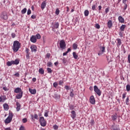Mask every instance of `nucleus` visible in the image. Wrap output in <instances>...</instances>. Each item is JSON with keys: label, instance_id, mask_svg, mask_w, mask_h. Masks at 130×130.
<instances>
[{"label": "nucleus", "instance_id": "1", "mask_svg": "<svg viewBox=\"0 0 130 130\" xmlns=\"http://www.w3.org/2000/svg\"><path fill=\"white\" fill-rule=\"evenodd\" d=\"M20 46H21V43L19 42L18 41H15L13 42V50L14 52H17Z\"/></svg>", "mask_w": 130, "mask_h": 130}, {"label": "nucleus", "instance_id": "2", "mask_svg": "<svg viewBox=\"0 0 130 130\" xmlns=\"http://www.w3.org/2000/svg\"><path fill=\"white\" fill-rule=\"evenodd\" d=\"M99 48L100 50L99 51L98 54L100 56H101L102 54H104V53H105V52H106V49L105 45L100 46Z\"/></svg>", "mask_w": 130, "mask_h": 130}, {"label": "nucleus", "instance_id": "3", "mask_svg": "<svg viewBox=\"0 0 130 130\" xmlns=\"http://www.w3.org/2000/svg\"><path fill=\"white\" fill-rule=\"evenodd\" d=\"M13 116V113L10 112L8 117L5 120V123H6V124L10 123L12 121Z\"/></svg>", "mask_w": 130, "mask_h": 130}, {"label": "nucleus", "instance_id": "4", "mask_svg": "<svg viewBox=\"0 0 130 130\" xmlns=\"http://www.w3.org/2000/svg\"><path fill=\"white\" fill-rule=\"evenodd\" d=\"M93 90L96 95H98V96H101L102 91H101V90L98 88V86L94 85L93 86Z\"/></svg>", "mask_w": 130, "mask_h": 130}, {"label": "nucleus", "instance_id": "5", "mask_svg": "<svg viewBox=\"0 0 130 130\" xmlns=\"http://www.w3.org/2000/svg\"><path fill=\"white\" fill-rule=\"evenodd\" d=\"M59 45L60 48L62 50L66 49V47H67V44H66V42L63 40L60 41Z\"/></svg>", "mask_w": 130, "mask_h": 130}, {"label": "nucleus", "instance_id": "6", "mask_svg": "<svg viewBox=\"0 0 130 130\" xmlns=\"http://www.w3.org/2000/svg\"><path fill=\"white\" fill-rule=\"evenodd\" d=\"M40 122L41 126L44 127V126H46V121L44 119V117H40Z\"/></svg>", "mask_w": 130, "mask_h": 130}, {"label": "nucleus", "instance_id": "7", "mask_svg": "<svg viewBox=\"0 0 130 130\" xmlns=\"http://www.w3.org/2000/svg\"><path fill=\"white\" fill-rule=\"evenodd\" d=\"M111 130H120V128L119 127L115 124V123H114L111 126Z\"/></svg>", "mask_w": 130, "mask_h": 130}, {"label": "nucleus", "instance_id": "8", "mask_svg": "<svg viewBox=\"0 0 130 130\" xmlns=\"http://www.w3.org/2000/svg\"><path fill=\"white\" fill-rule=\"evenodd\" d=\"M31 52H36L37 51V47L35 45H31L30 47Z\"/></svg>", "mask_w": 130, "mask_h": 130}, {"label": "nucleus", "instance_id": "9", "mask_svg": "<svg viewBox=\"0 0 130 130\" xmlns=\"http://www.w3.org/2000/svg\"><path fill=\"white\" fill-rule=\"evenodd\" d=\"M89 102L91 104H92V105H94L95 103V98H94V95H91L89 98Z\"/></svg>", "mask_w": 130, "mask_h": 130}, {"label": "nucleus", "instance_id": "10", "mask_svg": "<svg viewBox=\"0 0 130 130\" xmlns=\"http://www.w3.org/2000/svg\"><path fill=\"white\" fill-rule=\"evenodd\" d=\"M7 100V96L6 95H2L0 96V102H5Z\"/></svg>", "mask_w": 130, "mask_h": 130}, {"label": "nucleus", "instance_id": "11", "mask_svg": "<svg viewBox=\"0 0 130 130\" xmlns=\"http://www.w3.org/2000/svg\"><path fill=\"white\" fill-rule=\"evenodd\" d=\"M30 40L31 42H32V43H36L37 41V39H36V37L34 35L30 37Z\"/></svg>", "mask_w": 130, "mask_h": 130}, {"label": "nucleus", "instance_id": "12", "mask_svg": "<svg viewBox=\"0 0 130 130\" xmlns=\"http://www.w3.org/2000/svg\"><path fill=\"white\" fill-rule=\"evenodd\" d=\"M28 91L29 92H30V94H31L32 95H35V94H36L37 93L36 89H32L31 88H29Z\"/></svg>", "mask_w": 130, "mask_h": 130}, {"label": "nucleus", "instance_id": "13", "mask_svg": "<svg viewBox=\"0 0 130 130\" xmlns=\"http://www.w3.org/2000/svg\"><path fill=\"white\" fill-rule=\"evenodd\" d=\"M22 92H23V91H22V89H21V88L20 87L16 88L14 89V93H21Z\"/></svg>", "mask_w": 130, "mask_h": 130}, {"label": "nucleus", "instance_id": "14", "mask_svg": "<svg viewBox=\"0 0 130 130\" xmlns=\"http://www.w3.org/2000/svg\"><path fill=\"white\" fill-rule=\"evenodd\" d=\"M71 116L72 118H73V119H75V118H76V117L77 116V114H76V112H75V111H71Z\"/></svg>", "mask_w": 130, "mask_h": 130}, {"label": "nucleus", "instance_id": "15", "mask_svg": "<svg viewBox=\"0 0 130 130\" xmlns=\"http://www.w3.org/2000/svg\"><path fill=\"white\" fill-rule=\"evenodd\" d=\"M23 97V91L21 92H19L16 95V99H21Z\"/></svg>", "mask_w": 130, "mask_h": 130}, {"label": "nucleus", "instance_id": "16", "mask_svg": "<svg viewBox=\"0 0 130 130\" xmlns=\"http://www.w3.org/2000/svg\"><path fill=\"white\" fill-rule=\"evenodd\" d=\"M118 20L120 23H124V18L121 16H119L118 18Z\"/></svg>", "mask_w": 130, "mask_h": 130}, {"label": "nucleus", "instance_id": "17", "mask_svg": "<svg viewBox=\"0 0 130 130\" xmlns=\"http://www.w3.org/2000/svg\"><path fill=\"white\" fill-rule=\"evenodd\" d=\"M16 106L17 111H20V109H21V104L19 102H16Z\"/></svg>", "mask_w": 130, "mask_h": 130}, {"label": "nucleus", "instance_id": "18", "mask_svg": "<svg viewBox=\"0 0 130 130\" xmlns=\"http://www.w3.org/2000/svg\"><path fill=\"white\" fill-rule=\"evenodd\" d=\"M3 107L4 109V110H6V111H8V110H9V105H8V104L7 103H5L4 104H3Z\"/></svg>", "mask_w": 130, "mask_h": 130}, {"label": "nucleus", "instance_id": "19", "mask_svg": "<svg viewBox=\"0 0 130 130\" xmlns=\"http://www.w3.org/2000/svg\"><path fill=\"white\" fill-rule=\"evenodd\" d=\"M46 7V1H44L42 2L41 8L42 10H43L44 9H45V7Z\"/></svg>", "mask_w": 130, "mask_h": 130}, {"label": "nucleus", "instance_id": "20", "mask_svg": "<svg viewBox=\"0 0 130 130\" xmlns=\"http://www.w3.org/2000/svg\"><path fill=\"white\" fill-rule=\"evenodd\" d=\"M12 62L13 64L17 66V64H19V63H20V60L19 59H16L15 60H12Z\"/></svg>", "mask_w": 130, "mask_h": 130}, {"label": "nucleus", "instance_id": "21", "mask_svg": "<svg viewBox=\"0 0 130 130\" xmlns=\"http://www.w3.org/2000/svg\"><path fill=\"white\" fill-rule=\"evenodd\" d=\"M107 25H108V27L109 28V29H111V28H112V21H111L110 20H109L108 21Z\"/></svg>", "mask_w": 130, "mask_h": 130}, {"label": "nucleus", "instance_id": "22", "mask_svg": "<svg viewBox=\"0 0 130 130\" xmlns=\"http://www.w3.org/2000/svg\"><path fill=\"white\" fill-rule=\"evenodd\" d=\"M116 41H117V46H120V45H121V40H120V39L118 38L116 39Z\"/></svg>", "mask_w": 130, "mask_h": 130}, {"label": "nucleus", "instance_id": "23", "mask_svg": "<svg viewBox=\"0 0 130 130\" xmlns=\"http://www.w3.org/2000/svg\"><path fill=\"white\" fill-rule=\"evenodd\" d=\"M125 27H126V26L124 24H122L121 27H120V30L121 32H123V31H124V29H125Z\"/></svg>", "mask_w": 130, "mask_h": 130}, {"label": "nucleus", "instance_id": "24", "mask_svg": "<svg viewBox=\"0 0 130 130\" xmlns=\"http://www.w3.org/2000/svg\"><path fill=\"white\" fill-rule=\"evenodd\" d=\"M53 27H54V29H58V27H59V23L55 22Z\"/></svg>", "mask_w": 130, "mask_h": 130}, {"label": "nucleus", "instance_id": "25", "mask_svg": "<svg viewBox=\"0 0 130 130\" xmlns=\"http://www.w3.org/2000/svg\"><path fill=\"white\" fill-rule=\"evenodd\" d=\"M39 73L41 74V75H44V69L43 68H40L39 70Z\"/></svg>", "mask_w": 130, "mask_h": 130}, {"label": "nucleus", "instance_id": "26", "mask_svg": "<svg viewBox=\"0 0 130 130\" xmlns=\"http://www.w3.org/2000/svg\"><path fill=\"white\" fill-rule=\"evenodd\" d=\"M14 64L13 63V60L11 61H9L7 62V66H8V67H11V66Z\"/></svg>", "mask_w": 130, "mask_h": 130}, {"label": "nucleus", "instance_id": "27", "mask_svg": "<svg viewBox=\"0 0 130 130\" xmlns=\"http://www.w3.org/2000/svg\"><path fill=\"white\" fill-rule=\"evenodd\" d=\"M73 49L76 50V49H77V48H78V43H74L73 44Z\"/></svg>", "mask_w": 130, "mask_h": 130}, {"label": "nucleus", "instance_id": "28", "mask_svg": "<svg viewBox=\"0 0 130 130\" xmlns=\"http://www.w3.org/2000/svg\"><path fill=\"white\" fill-rule=\"evenodd\" d=\"M73 55L74 58H75V59H78V56L77 55V53H76L75 52H74L73 53Z\"/></svg>", "mask_w": 130, "mask_h": 130}, {"label": "nucleus", "instance_id": "29", "mask_svg": "<svg viewBox=\"0 0 130 130\" xmlns=\"http://www.w3.org/2000/svg\"><path fill=\"white\" fill-rule=\"evenodd\" d=\"M2 18L4 19V20H7L8 19V15L7 14H3L2 15Z\"/></svg>", "mask_w": 130, "mask_h": 130}, {"label": "nucleus", "instance_id": "30", "mask_svg": "<svg viewBox=\"0 0 130 130\" xmlns=\"http://www.w3.org/2000/svg\"><path fill=\"white\" fill-rule=\"evenodd\" d=\"M26 12H27V8H24L23 10H21V14L24 15V14H26Z\"/></svg>", "mask_w": 130, "mask_h": 130}, {"label": "nucleus", "instance_id": "31", "mask_svg": "<svg viewBox=\"0 0 130 130\" xmlns=\"http://www.w3.org/2000/svg\"><path fill=\"white\" fill-rule=\"evenodd\" d=\"M84 16H85V17L89 16V11L86 10L84 11Z\"/></svg>", "mask_w": 130, "mask_h": 130}, {"label": "nucleus", "instance_id": "32", "mask_svg": "<svg viewBox=\"0 0 130 130\" xmlns=\"http://www.w3.org/2000/svg\"><path fill=\"white\" fill-rule=\"evenodd\" d=\"M47 71L48 72V74H51L52 73V70L49 68H47Z\"/></svg>", "mask_w": 130, "mask_h": 130}, {"label": "nucleus", "instance_id": "33", "mask_svg": "<svg viewBox=\"0 0 130 130\" xmlns=\"http://www.w3.org/2000/svg\"><path fill=\"white\" fill-rule=\"evenodd\" d=\"M112 120H114V121H115V120L117 119V116H116V115L112 116Z\"/></svg>", "mask_w": 130, "mask_h": 130}, {"label": "nucleus", "instance_id": "34", "mask_svg": "<svg viewBox=\"0 0 130 130\" xmlns=\"http://www.w3.org/2000/svg\"><path fill=\"white\" fill-rule=\"evenodd\" d=\"M126 91H127L128 92H129V91H130V85H129V84H127V85L126 86Z\"/></svg>", "mask_w": 130, "mask_h": 130}, {"label": "nucleus", "instance_id": "35", "mask_svg": "<svg viewBox=\"0 0 130 130\" xmlns=\"http://www.w3.org/2000/svg\"><path fill=\"white\" fill-rule=\"evenodd\" d=\"M74 89H72V91L70 92V97H74Z\"/></svg>", "mask_w": 130, "mask_h": 130}, {"label": "nucleus", "instance_id": "36", "mask_svg": "<svg viewBox=\"0 0 130 130\" xmlns=\"http://www.w3.org/2000/svg\"><path fill=\"white\" fill-rule=\"evenodd\" d=\"M35 37H36L37 39H40V38H41V36H40V34H37L35 36Z\"/></svg>", "mask_w": 130, "mask_h": 130}, {"label": "nucleus", "instance_id": "37", "mask_svg": "<svg viewBox=\"0 0 130 130\" xmlns=\"http://www.w3.org/2000/svg\"><path fill=\"white\" fill-rule=\"evenodd\" d=\"M129 102V98L128 96V97H127L126 101H125V103H126V105H128Z\"/></svg>", "mask_w": 130, "mask_h": 130}, {"label": "nucleus", "instance_id": "38", "mask_svg": "<svg viewBox=\"0 0 130 130\" xmlns=\"http://www.w3.org/2000/svg\"><path fill=\"white\" fill-rule=\"evenodd\" d=\"M47 67H52V62L49 61L47 63Z\"/></svg>", "mask_w": 130, "mask_h": 130}, {"label": "nucleus", "instance_id": "39", "mask_svg": "<svg viewBox=\"0 0 130 130\" xmlns=\"http://www.w3.org/2000/svg\"><path fill=\"white\" fill-rule=\"evenodd\" d=\"M44 116L45 117H47L48 116V111L47 110H46L44 113Z\"/></svg>", "mask_w": 130, "mask_h": 130}, {"label": "nucleus", "instance_id": "40", "mask_svg": "<svg viewBox=\"0 0 130 130\" xmlns=\"http://www.w3.org/2000/svg\"><path fill=\"white\" fill-rule=\"evenodd\" d=\"M27 121H28V120L26 118H24L22 119V122L23 123H26V122H27Z\"/></svg>", "mask_w": 130, "mask_h": 130}, {"label": "nucleus", "instance_id": "41", "mask_svg": "<svg viewBox=\"0 0 130 130\" xmlns=\"http://www.w3.org/2000/svg\"><path fill=\"white\" fill-rule=\"evenodd\" d=\"M90 124L91 125H94V124H95V121H94V119H91L90 121Z\"/></svg>", "mask_w": 130, "mask_h": 130}, {"label": "nucleus", "instance_id": "42", "mask_svg": "<svg viewBox=\"0 0 130 130\" xmlns=\"http://www.w3.org/2000/svg\"><path fill=\"white\" fill-rule=\"evenodd\" d=\"M53 127L54 129H55V130L58 129V126H57L56 124L54 125Z\"/></svg>", "mask_w": 130, "mask_h": 130}, {"label": "nucleus", "instance_id": "43", "mask_svg": "<svg viewBox=\"0 0 130 130\" xmlns=\"http://www.w3.org/2000/svg\"><path fill=\"white\" fill-rule=\"evenodd\" d=\"M53 86L54 88H56V87H57V86H58L57 82H54L53 84Z\"/></svg>", "mask_w": 130, "mask_h": 130}, {"label": "nucleus", "instance_id": "44", "mask_svg": "<svg viewBox=\"0 0 130 130\" xmlns=\"http://www.w3.org/2000/svg\"><path fill=\"white\" fill-rule=\"evenodd\" d=\"M119 35L120 36V37H123V32H122V31H119Z\"/></svg>", "mask_w": 130, "mask_h": 130}, {"label": "nucleus", "instance_id": "45", "mask_svg": "<svg viewBox=\"0 0 130 130\" xmlns=\"http://www.w3.org/2000/svg\"><path fill=\"white\" fill-rule=\"evenodd\" d=\"M95 28L96 29H100V25H99V24H98V23H96L95 24Z\"/></svg>", "mask_w": 130, "mask_h": 130}, {"label": "nucleus", "instance_id": "46", "mask_svg": "<svg viewBox=\"0 0 130 130\" xmlns=\"http://www.w3.org/2000/svg\"><path fill=\"white\" fill-rule=\"evenodd\" d=\"M95 9H96V5H93L91 8V10H92V11H95Z\"/></svg>", "mask_w": 130, "mask_h": 130}, {"label": "nucleus", "instance_id": "47", "mask_svg": "<svg viewBox=\"0 0 130 130\" xmlns=\"http://www.w3.org/2000/svg\"><path fill=\"white\" fill-rule=\"evenodd\" d=\"M3 90H4V91H9V88H8V87H3Z\"/></svg>", "mask_w": 130, "mask_h": 130}, {"label": "nucleus", "instance_id": "48", "mask_svg": "<svg viewBox=\"0 0 130 130\" xmlns=\"http://www.w3.org/2000/svg\"><path fill=\"white\" fill-rule=\"evenodd\" d=\"M62 84H63V81L60 80L59 81V86H62Z\"/></svg>", "mask_w": 130, "mask_h": 130}, {"label": "nucleus", "instance_id": "49", "mask_svg": "<svg viewBox=\"0 0 130 130\" xmlns=\"http://www.w3.org/2000/svg\"><path fill=\"white\" fill-rule=\"evenodd\" d=\"M62 62L64 63V64H66L67 63V59L66 58H63L62 59Z\"/></svg>", "mask_w": 130, "mask_h": 130}, {"label": "nucleus", "instance_id": "50", "mask_svg": "<svg viewBox=\"0 0 130 130\" xmlns=\"http://www.w3.org/2000/svg\"><path fill=\"white\" fill-rule=\"evenodd\" d=\"M19 130H26V129H25V126L21 125L19 128Z\"/></svg>", "mask_w": 130, "mask_h": 130}, {"label": "nucleus", "instance_id": "51", "mask_svg": "<svg viewBox=\"0 0 130 130\" xmlns=\"http://www.w3.org/2000/svg\"><path fill=\"white\" fill-rule=\"evenodd\" d=\"M64 88L66 89V90H70V89H71V87H70V86L68 85H66L64 86Z\"/></svg>", "mask_w": 130, "mask_h": 130}, {"label": "nucleus", "instance_id": "52", "mask_svg": "<svg viewBox=\"0 0 130 130\" xmlns=\"http://www.w3.org/2000/svg\"><path fill=\"white\" fill-rule=\"evenodd\" d=\"M50 55H51L50 53H48L46 55V57H47L48 58H49L50 57Z\"/></svg>", "mask_w": 130, "mask_h": 130}, {"label": "nucleus", "instance_id": "53", "mask_svg": "<svg viewBox=\"0 0 130 130\" xmlns=\"http://www.w3.org/2000/svg\"><path fill=\"white\" fill-rule=\"evenodd\" d=\"M26 59H30V54H26Z\"/></svg>", "mask_w": 130, "mask_h": 130}, {"label": "nucleus", "instance_id": "54", "mask_svg": "<svg viewBox=\"0 0 130 130\" xmlns=\"http://www.w3.org/2000/svg\"><path fill=\"white\" fill-rule=\"evenodd\" d=\"M56 15H58L59 14V10L58 9H57L55 11Z\"/></svg>", "mask_w": 130, "mask_h": 130}, {"label": "nucleus", "instance_id": "55", "mask_svg": "<svg viewBox=\"0 0 130 130\" xmlns=\"http://www.w3.org/2000/svg\"><path fill=\"white\" fill-rule=\"evenodd\" d=\"M25 52L26 54H30V53L29 52V49L26 48Z\"/></svg>", "mask_w": 130, "mask_h": 130}, {"label": "nucleus", "instance_id": "56", "mask_svg": "<svg viewBox=\"0 0 130 130\" xmlns=\"http://www.w3.org/2000/svg\"><path fill=\"white\" fill-rule=\"evenodd\" d=\"M126 96V93H124L122 94V99H124Z\"/></svg>", "mask_w": 130, "mask_h": 130}, {"label": "nucleus", "instance_id": "57", "mask_svg": "<svg viewBox=\"0 0 130 130\" xmlns=\"http://www.w3.org/2000/svg\"><path fill=\"white\" fill-rule=\"evenodd\" d=\"M34 118L35 119H38V115H37V114H35V115H34Z\"/></svg>", "mask_w": 130, "mask_h": 130}, {"label": "nucleus", "instance_id": "58", "mask_svg": "<svg viewBox=\"0 0 130 130\" xmlns=\"http://www.w3.org/2000/svg\"><path fill=\"white\" fill-rule=\"evenodd\" d=\"M70 110H73V109H75V108L74 107V106H70L69 107Z\"/></svg>", "mask_w": 130, "mask_h": 130}, {"label": "nucleus", "instance_id": "59", "mask_svg": "<svg viewBox=\"0 0 130 130\" xmlns=\"http://www.w3.org/2000/svg\"><path fill=\"white\" fill-rule=\"evenodd\" d=\"M27 14V15H30L31 14V10L28 9Z\"/></svg>", "mask_w": 130, "mask_h": 130}, {"label": "nucleus", "instance_id": "60", "mask_svg": "<svg viewBox=\"0 0 130 130\" xmlns=\"http://www.w3.org/2000/svg\"><path fill=\"white\" fill-rule=\"evenodd\" d=\"M11 36H12V38H15V37H16V34H15V33H12L11 34Z\"/></svg>", "mask_w": 130, "mask_h": 130}, {"label": "nucleus", "instance_id": "61", "mask_svg": "<svg viewBox=\"0 0 130 130\" xmlns=\"http://www.w3.org/2000/svg\"><path fill=\"white\" fill-rule=\"evenodd\" d=\"M126 2H127V0H122V4L126 5Z\"/></svg>", "mask_w": 130, "mask_h": 130}, {"label": "nucleus", "instance_id": "62", "mask_svg": "<svg viewBox=\"0 0 130 130\" xmlns=\"http://www.w3.org/2000/svg\"><path fill=\"white\" fill-rule=\"evenodd\" d=\"M127 59H128V62L130 63V54L128 55Z\"/></svg>", "mask_w": 130, "mask_h": 130}, {"label": "nucleus", "instance_id": "63", "mask_svg": "<svg viewBox=\"0 0 130 130\" xmlns=\"http://www.w3.org/2000/svg\"><path fill=\"white\" fill-rule=\"evenodd\" d=\"M31 19H36V16L35 15H31Z\"/></svg>", "mask_w": 130, "mask_h": 130}, {"label": "nucleus", "instance_id": "64", "mask_svg": "<svg viewBox=\"0 0 130 130\" xmlns=\"http://www.w3.org/2000/svg\"><path fill=\"white\" fill-rule=\"evenodd\" d=\"M14 76H15L16 77H20V74L17 73H15L14 74Z\"/></svg>", "mask_w": 130, "mask_h": 130}]
</instances>
